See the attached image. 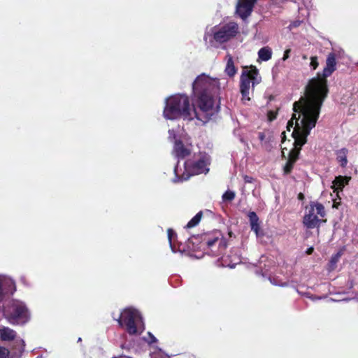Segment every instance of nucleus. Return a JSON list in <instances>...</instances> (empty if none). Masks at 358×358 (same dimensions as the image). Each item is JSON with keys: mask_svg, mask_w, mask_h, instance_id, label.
<instances>
[{"mask_svg": "<svg viewBox=\"0 0 358 358\" xmlns=\"http://www.w3.org/2000/svg\"><path fill=\"white\" fill-rule=\"evenodd\" d=\"M220 89L217 78L205 73L196 77L192 83L193 106L185 94H176L166 99L164 117L167 120L182 118L192 120L196 118L202 123L208 122L212 116L220 111L219 104L215 105L214 96Z\"/></svg>", "mask_w": 358, "mask_h": 358, "instance_id": "nucleus-1", "label": "nucleus"}, {"mask_svg": "<svg viewBox=\"0 0 358 358\" xmlns=\"http://www.w3.org/2000/svg\"><path fill=\"white\" fill-rule=\"evenodd\" d=\"M336 55L331 52L327 56L326 66L322 74V78L318 73L316 78L310 79L306 87L304 96L293 103L294 112L303 113V118L300 122L301 125L306 118H309V129L315 127L321 107L329 92L327 78L336 70Z\"/></svg>", "mask_w": 358, "mask_h": 358, "instance_id": "nucleus-2", "label": "nucleus"}, {"mask_svg": "<svg viewBox=\"0 0 358 358\" xmlns=\"http://www.w3.org/2000/svg\"><path fill=\"white\" fill-rule=\"evenodd\" d=\"M303 118V113L294 112L290 120L287 122V128L289 131L293 129L292 136L294 138V148L289 154V159L284 167L285 173L291 172L293 165L297 160L301 147L306 143L307 137L312 129H308L309 126V118L303 121L302 125L300 122Z\"/></svg>", "mask_w": 358, "mask_h": 358, "instance_id": "nucleus-3", "label": "nucleus"}, {"mask_svg": "<svg viewBox=\"0 0 358 358\" xmlns=\"http://www.w3.org/2000/svg\"><path fill=\"white\" fill-rule=\"evenodd\" d=\"M210 164V157L206 153L200 152L194 157L193 160H187L184 163L185 173L182 175L179 173L177 164L174 168L175 177L171 181L173 183H178L187 180L193 175L206 174L209 171Z\"/></svg>", "mask_w": 358, "mask_h": 358, "instance_id": "nucleus-4", "label": "nucleus"}, {"mask_svg": "<svg viewBox=\"0 0 358 358\" xmlns=\"http://www.w3.org/2000/svg\"><path fill=\"white\" fill-rule=\"evenodd\" d=\"M239 32L238 24L235 22H229L214 26L206 29L203 40L213 45V43L222 44L234 38Z\"/></svg>", "mask_w": 358, "mask_h": 358, "instance_id": "nucleus-5", "label": "nucleus"}, {"mask_svg": "<svg viewBox=\"0 0 358 358\" xmlns=\"http://www.w3.org/2000/svg\"><path fill=\"white\" fill-rule=\"evenodd\" d=\"M3 314L8 322L13 325H24L31 319L30 311L26 303L13 299L3 306Z\"/></svg>", "mask_w": 358, "mask_h": 358, "instance_id": "nucleus-6", "label": "nucleus"}, {"mask_svg": "<svg viewBox=\"0 0 358 358\" xmlns=\"http://www.w3.org/2000/svg\"><path fill=\"white\" fill-rule=\"evenodd\" d=\"M115 320V318L114 317ZM120 326L130 335L141 334L145 327L143 318L138 310L133 308L124 309L116 319Z\"/></svg>", "mask_w": 358, "mask_h": 358, "instance_id": "nucleus-7", "label": "nucleus"}, {"mask_svg": "<svg viewBox=\"0 0 358 358\" xmlns=\"http://www.w3.org/2000/svg\"><path fill=\"white\" fill-rule=\"evenodd\" d=\"M261 77L259 75L257 69L255 66L250 68L244 67L240 78V91L242 99L250 101V88L252 83V87L261 82Z\"/></svg>", "mask_w": 358, "mask_h": 358, "instance_id": "nucleus-8", "label": "nucleus"}, {"mask_svg": "<svg viewBox=\"0 0 358 358\" xmlns=\"http://www.w3.org/2000/svg\"><path fill=\"white\" fill-rule=\"evenodd\" d=\"M326 215L324 206L318 202H310L306 208L303 224L307 229L318 228L322 222L321 218Z\"/></svg>", "mask_w": 358, "mask_h": 358, "instance_id": "nucleus-9", "label": "nucleus"}, {"mask_svg": "<svg viewBox=\"0 0 358 358\" xmlns=\"http://www.w3.org/2000/svg\"><path fill=\"white\" fill-rule=\"evenodd\" d=\"M0 339L3 342L14 341L13 348L20 352V355L24 351L25 342L22 338H17V332L5 326H0Z\"/></svg>", "mask_w": 358, "mask_h": 358, "instance_id": "nucleus-10", "label": "nucleus"}, {"mask_svg": "<svg viewBox=\"0 0 358 358\" xmlns=\"http://www.w3.org/2000/svg\"><path fill=\"white\" fill-rule=\"evenodd\" d=\"M203 241L208 248L211 250L213 256L220 255L227 248V241L221 238L220 231L215 232L214 238H204Z\"/></svg>", "mask_w": 358, "mask_h": 358, "instance_id": "nucleus-11", "label": "nucleus"}, {"mask_svg": "<svg viewBox=\"0 0 358 358\" xmlns=\"http://www.w3.org/2000/svg\"><path fill=\"white\" fill-rule=\"evenodd\" d=\"M16 290L15 281L5 275H0V301L6 296L12 295Z\"/></svg>", "mask_w": 358, "mask_h": 358, "instance_id": "nucleus-12", "label": "nucleus"}, {"mask_svg": "<svg viewBox=\"0 0 358 358\" xmlns=\"http://www.w3.org/2000/svg\"><path fill=\"white\" fill-rule=\"evenodd\" d=\"M257 0H238L236 6V13L242 19H247L252 13Z\"/></svg>", "mask_w": 358, "mask_h": 358, "instance_id": "nucleus-13", "label": "nucleus"}, {"mask_svg": "<svg viewBox=\"0 0 358 358\" xmlns=\"http://www.w3.org/2000/svg\"><path fill=\"white\" fill-rule=\"evenodd\" d=\"M169 138L175 140L173 152L178 159H184L190 154V150L185 147L181 141L178 140L174 129L169 130Z\"/></svg>", "mask_w": 358, "mask_h": 358, "instance_id": "nucleus-14", "label": "nucleus"}, {"mask_svg": "<svg viewBox=\"0 0 358 358\" xmlns=\"http://www.w3.org/2000/svg\"><path fill=\"white\" fill-rule=\"evenodd\" d=\"M350 180V176H336L333 181L332 189L334 192L336 193L337 195L338 196L339 192H343V188L345 187V185H348Z\"/></svg>", "mask_w": 358, "mask_h": 358, "instance_id": "nucleus-15", "label": "nucleus"}, {"mask_svg": "<svg viewBox=\"0 0 358 358\" xmlns=\"http://www.w3.org/2000/svg\"><path fill=\"white\" fill-rule=\"evenodd\" d=\"M248 217L250 221L251 230L253 231L257 236L259 231V217L254 211H250L248 214Z\"/></svg>", "mask_w": 358, "mask_h": 358, "instance_id": "nucleus-16", "label": "nucleus"}, {"mask_svg": "<svg viewBox=\"0 0 358 358\" xmlns=\"http://www.w3.org/2000/svg\"><path fill=\"white\" fill-rule=\"evenodd\" d=\"M348 150L345 148L336 151V160L343 168H345L348 164Z\"/></svg>", "mask_w": 358, "mask_h": 358, "instance_id": "nucleus-17", "label": "nucleus"}, {"mask_svg": "<svg viewBox=\"0 0 358 358\" xmlns=\"http://www.w3.org/2000/svg\"><path fill=\"white\" fill-rule=\"evenodd\" d=\"M272 57V50L268 46H265L260 48L258 51V59L267 62L271 59Z\"/></svg>", "mask_w": 358, "mask_h": 358, "instance_id": "nucleus-18", "label": "nucleus"}, {"mask_svg": "<svg viewBox=\"0 0 358 358\" xmlns=\"http://www.w3.org/2000/svg\"><path fill=\"white\" fill-rule=\"evenodd\" d=\"M22 355L18 351L10 355V350L0 345V358H21Z\"/></svg>", "mask_w": 358, "mask_h": 358, "instance_id": "nucleus-19", "label": "nucleus"}, {"mask_svg": "<svg viewBox=\"0 0 358 358\" xmlns=\"http://www.w3.org/2000/svg\"><path fill=\"white\" fill-rule=\"evenodd\" d=\"M228 59L225 68V73L229 76L233 77L236 73V69L234 66L233 58L230 55H227Z\"/></svg>", "mask_w": 358, "mask_h": 358, "instance_id": "nucleus-20", "label": "nucleus"}, {"mask_svg": "<svg viewBox=\"0 0 358 358\" xmlns=\"http://www.w3.org/2000/svg\"><path fill=\"white\" fill-rule=\"evenodd\" d=\"M167 234H168V239H169V245L171 249V251L173 253H176L177 252H180L182 253V250L180 248L177 249L176 248V246L174 245V244L173 243V239L177 236L176 233L172 229H169Z\"/></svg>", "mask_w": 358, "mask_h": 358, "instance_id": "nucleus-21", "label": "nucleus"}, {"mask_svg": "<svg viewBox=\"0 0 358 358\" xmlns=\"http://www.w3.org/2000/svg\"><path fill=\"white\" fill-rule=\"evenodd\" d=\"M202 212L199 211L186 224L185 228L190 229L195 226H196L199 222L201 221V219L202 217Z\"/></svg>", "mask_w": 358, "mask_h": 358, "instance_id": "nucleus-22", "label": "nucleus"}, {"mask_svg": "<svg viewBox=\"0 0 358 358\" xmlns=\"http://www.w3.org/2000/svg\"><path fill=\"white\" fill-rule=\"evenodd\" d=\"M343 252L341 250L338 251L336 254L333 255L331 257V259L329 261V270L332 271L336 268L337 262L339 261L341 257L342 256Z\"/></svg>", "mask_w": 358, "mask_h": 358, "instance_id": "nucleus-23", "label": "nucleus"}, {"mask_svg": "<svg viewBox=\"0 0 358 358\" xmlns=\"http://www.w3.org/2000/svg\"><path fill=\"white\" fill-rule=\"evenodd\" d=\"M235 192L233 191L227 190L222 195V200L224 201H231L235 198Z\"/></svg>", "mask_w": 358, "mask_h": 358, "instance_id": "nucleus-24", "label": "nucleus"}, {"mask_svg": "<svg viewBox=\"0 0 358 358\" xmlns=\"http://www.w3.org/2000/svg\"><path fill=\"white\" fill-rule=\"evenodd\" d=\"M318 65L319 63L317 62V57L316 56L311 57L310 66L312 68V69L315 70L317 68Z\"/></svg>", "mask_w": 358, "mask_h": 358, "instance_id": "nucleus-25", "label": "nucleus"}, {"mask_svg": "<svg viewBox=\"0 0 358 358\" xmlns=\"http://www.w3.org/2000/svg\"><path fill=\"white\" fill-rule=\"evenodd\" d=\"M301 23V20H295L289 24V29H293L299 27Z\"/></svg>", "mask_w": 358, "mask_h": 358, "instance_id": "nucleus-26", "label": "nucleus"}, {"mask_svg": "<svg viewBox=\"0 0 358 358\" xmlns=\"http://www.w3.org/2000/svg\"><path fill=\"white\" fill-rule=\"evenodd\" d=\"M148 336H149L150 340H148V342L149 343L152 344V343L157 342V338L150 332L148 333Z\"/></svg>", "mask_w": 358, "mask_h": 358, "instance_id": "nucleus-27", "label": "nucleus"}, {"mask_svg": "<svg viewBox=\"0 0 358 358\" xmlns=\"http://www.w3.org/2000/svg\"><path fill=\"white\" fill-rule=\"evenodd\" d=\"M291 52V50L290 49H287L285 52H284V55H283V57H282V60L283 61H285L287 60L289 57V53Z\"/></svg>", "mask_w": 358, "mask_h": 358, "instance_id": "nucleus-28", "label": "nucleus"}, {"mask_svg": "<svg viewBox=\"0 0 358 358\" xmlns=\"http://www.w3.org/2000/svg\"><path fill=\"white\" fill-rule=\"evenodd\" d=\"M243 178H244L245 182H246V183H251L254 180L252 177L248 176H245Z\"/></svg>", "mask_w": 358, "mask_h": 358, "instance_id": "nucleus-29", "label": "nucleus"}, {"mask_svg": "<svg viewBox=\"0 0 358 358\" xmlns=\"http://www.w3.org/2000/svg\"><path fill=\"white\" fill-rule=\"evenodd\" d=\"M271 282L273 284V285H278V286H282V287H284V286H286L287 285V283L286 282H283V283H281V284H278L275 282V279H271V278H269Z\"/></svg>", "mask_w": 358, "mask_h": 358, "instance_id": "nucleus-30", "label": "nucleus"}, {"mask_svg": "<svg viewBox=\"0 0 358 358\" xmlns=\"http://www.w3.org/2000/svg\"><path fill=\"white\" fill-rule=\"evenodd\" d=\"M307 296L313 301L322 299V297H319V296H313V295H309V294H307Z\"/></svg>", "mask_w": 358, "mask_h": 358, "instance_id": "nucleus-31", "label": "nucleus"}, {"mask_svg": "<svg viewBox=\"0 0 358 358\" xmlns=\"http://www.w3.org/2000/svg\"><path fill=\"white\" fill-rule=\"evenodd\" d=\"M301 1L305 6H308L311 2V0H301Z\"/></svg>", "mask_w": 358, "mask_h": 358, "instance_id": "nucleus-32", "label": "nucleus"}, {"mask_svg": "<svg viewBox=\"0 0 358 358\" xmlns=\"http://www.w3.org/2000/svg\"><path fill=\"white\" fill-rule=\"evenodd\" d=\"M264 138H265V135L264 133H262V132L259 133V138L261 141H263L264 140Z\"/></svg>", "mask_w": 358, "mask_h": 358, "instance_id": "nucleus-33", "label": "nucleus"}, {"mask_svg": "<svg viewBox=\"0 0 358 358\" xmlns=\"http://www.w3.org/2000/svg\"><path fill=\"white\" fill-rule=\"evenodd\" d=\"M313 248H310L308 249L307 253L308 255H310L313 252Z\"/></svg>", "mask_w": 358, "mask_h": 358, "instance_id": "nucleus-34", "label": "nucleus"}, {"mask_svg": "<svg viewBox=\"0 0 358 358\" xmlns=\"http://www.w3.org/2000/svg\"><path fill=\"white\" fill-rule=\"evenodd\" d=\"M235 265H236V264H229L227 265V266H229L231 268H234L235 267Z\"/></svg>", "mask_w": 358, "mask_h": 358, "instance_id": "nucleus-35", "label": "nucleus"}, {"mask_svg": "<svg viewBox=\"0 0 358 358\" xmlns=\"http://www.w3.org/2000/svg\"><path fill=\"white\" fill-rule=\"evenodd\" d=\"M275 118V115H274L273 116L269 115V120L270 121L273 120Z\"/></svg>", "mask_w": 358, "mask_h": 358, "instance_id": "nucleus-36", "label": "nucleus"}, {"mask_svg": "<svg viewBox=\"0 0 358 358\" xmlns=\"http://www.w3.org/2000/svg\"><path fill=\"white\" fill-rule=\"evenodd\" d=\"M265 259H266V257L262 256L261 259H260L261 262H262Z\"/></svg>", "mask_w": 358, "mask_h": 358, "instance_id": "nucleus-37", "label": "nucleus"}, {"mask_svg": "<svg viewBox=\"0 0 358 358\" xmlns=\"http://www.w3.org/2000/svg\"><path fill=\"white\" fill-rule=\"evenodd\" d=\"M121 346H122V348H127V347L126 346V345H125V344H122Z\"/></svg>", "mask_w": 358, "mask_h": 358, "instance_id": "nucleus-38", "label": "nucleus"}, {"mask_svg": "<svg viewBox=\"0 0 358 358\" xmlns=\"http://www.w3.org/2000/svg\"><path fill=\"white\" fill-rule=\"evenodd\" d=\"M342 301H350V299H344Z\"/></svg>", "mask_w": 358, "mask_h": 358, "instance_id": "nucleus-39", "label": "nucleus"}, {"mask_svg": "<svg viewBox=\"0 0 358 358\" xmlns=\"http://www.w3.org/2000/svg\"><path fill=\"white\" fill-rule=\"evenodd\" d=\"M302 197H303V194H299V199H301Z\"/></svg>", "mask_w": 358, "mask_h": 358, "instance_id": "nucleus-40", "label": "nucleus"}, {"mask_svg": "<svg viewBox=\"0 0 358 358\" xmlns=\"http://www.w3.org/2000/svg\"><path fill=\"white\" fill-rule=\"evenodd\" d=\"M329 300L331 301H337L336 300H335L334 299H331V298Z\"/></svg>", "mask_w": 358, "mask_h": 358, "instance_id": "nucleus-41", "label": "nucleus"}, {"mask_svg": "<svg viewBox=\"0 0 358 358\" xmlns=\"http://www.w3.org/2000/svg\"><path fill=\"white\" fill-rule=\"evenodd\" d=\"M36 358H41V356H38V357H37Z\"/></svg>", "mask_w": 358, "mask_h": 358, "instance_id": "nucleus-42", "label": "nucleus"}]
</instances>
